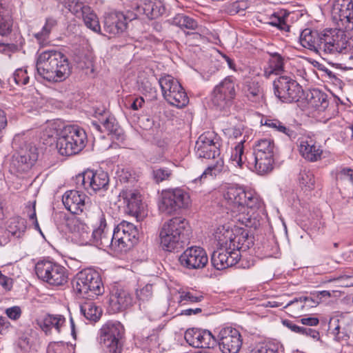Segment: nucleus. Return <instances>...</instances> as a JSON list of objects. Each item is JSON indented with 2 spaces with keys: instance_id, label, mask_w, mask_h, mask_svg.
Here are the masks:
<instances>
[{
  "instance_id": "nucleus-34",
  "label": "nucleus",
  "mask_w": 353,
  "mask_h": 353,
  "mask_svg": "<svg viewBox=\"0 0 353 353\" xmlns=\"http://www.w3.org/2000/svg\"><path fill=\"white\" fill-rule=\"evenodd\" d=\"M288 61V58L282 57L279 53L271 54L268 61V68L265 70V73L270 76L273 73L278 74L283 72Z\"/></svg>"
},
{
  "instance_id": "nucleus-41",
  "label": "nucleus",
  "mask_w": 353,
  "mask_h": 353,
  "mask_svg": "<svg viewBox=\"0 0 353 353\" xmlns=\"http://www.w3.org/2000/svg\"><path fill=\"white\" fill-rule=\"evenodd\" d=\"M81 311L87 319L92 321H98L102 314L101 309L92 301L83 303L81 305Z\"/></svg>"
},
{
  "instance_id": "nucleus-4",
  "label": "nucleus",
  "mask_w": 353,
  "mask_h": 353,
  "mask_svg": "<svg viewBox=\"0 0 353 353\" xmlns=\"http://www.w3.org/2000/svg\"><path fill=\"white\" fill-rule=\"evenodd\" d=\"M191 234L188 220L173 217L164 222L159 230V243L163 250L172 252L181 248L189 240Z\"/></svg>"
},
{
  "instance_id": "nucleus-5",
  "label": "nucleus",
  "mask_w": 353,
  "mask_h": 353,
  "mask_svg": "<svg viewBox=\"0 0 353 353\" xmlns=\"http://www.w3.org/2000/svg\"><path fill=\"white\" fill-rule=\"evenodd\" d=\"M219 138L212 131L203 133L199 137L195 145L196 155L199 158L213 159L214 162L209 164L201 176V179L210 176H216L224 170V161L220 157Z\"/></svg>"
},
{
  "instance_id": "nucleus-10",
  "label": "nucleus",
  "mask_w": 353,
  "mask_h": 353,
  "mask_svg": "<svg viewBox=\"0 0 353 353\" xmlns=\"http://www.w3.org/2000/svg\"><path fill=\"white\" fill-rule=\"evenodd\" d=\"M191 205L189 193L180 188L162 190L158 201L161 213L172 215L181 210L188 208Z\"/></svg>"
},
{
  "instance_id": "nucleus-51",
  "label": "nucleus",
  "mask_w": 353,
  "mask_h": 353,
  "mask_svg": "<svg viewBox=\"0 0 353 353\" xmlns=\"http://www.w3.org/2000/svg\"><path fill=\"white\" fill-rule=\"evenodd\" d=\"M268 23L272 26H275L285 32L290 30V26L286 23L285 17L280 15L279 13H274L269 19Z\"/></svg>"
},
{
  "instance_id": "nucleus-15",
  "label": "nucleus",
  "mask_w": 353,
  "mask_h": 353,
  "mask_svg": "<svg viewBox=\"0 0 353 353\" xmlns=\"http://www.w3.org/2000/svg\"><path fill=\"white\" fill-rule=\"evenodd\" d=\"M114 252H123L138 241L139 230L132 223L123 221L114 230Z\"/></svg>"
},
{
  "instance_id": "nucleus-23",
  "label": "nucleus",
  "mask_w": 353,
  "mask_h": 353,
  "mask_svg": "<svg viewBox=\"0 0 353 353\" xmlns=\"http://www.w3.org/2000/svg\"><path fill=\"white\" fill-rule=\"evenodd\" d=\"M240 250L218 247L211 256L212 265L219 270L235 265L240 259Z\"/></svg>"
},
{
  "instance_id": "nucleus-62",
  "label": "nucleus",
  "mask_w": 353,
  "mask_h": 353,
  "mask_svg": "<svg viewBox=\"0 0 353 353\" xmlns=\"http://www.w3.org/2000/svg\"><path fill=\"white\" fill-rule=\"evenodd\" d=\"M6 313L10 319L12 320H17L21 316V310L18 306H14L8 308L6 311Z\"/></svg>"
},
{
  "instance_id": "nucleus-59",
  "label": "nucleus",
  "mask_w": 353,
  "mask_h": 353,
  "mask_svg": "<svg viewBox=\"0 0 353 353\" xmlns=\"http://www.w3.org/2000/svg\"><path fill=\"white\" fill-rule=\"evenodd\" d=\"M68 348L62 343L58 342L50 343L47 348V353H65Z\"/></svg>"
},
{
  "instance_id": "nucleus-14",
  "label": "nucleus",
  "mask_w": 353,
  "mask_h": 353,
  "mask_svg": "<svg viewBox=\"0 0 353 353\" xmlns=\"http://www.w3.org/2000/svg\"><path fill=\"white\" fill-rule=\"evenodd\" d=\"M275 96L282 102L299 101L303 94L302 87L288 76H280L273 82Z\"/></svg>"
},
{
  "instance_id": "nucleus-21",
  "label": "nucleus",
  "mask_w": 353,
  "mask_h": 353,
  "mask_svg": "<svg viewBox=\"0 0 353 353\" xmlns=\"http://www.w3.org/2000/svg\"><path fill=\"white\" fill-rule=\"evenodd\" d=\"M99 226L92 232L91 241L101 249L111 248L114 251V235L107 228L105 214L102 211L98 213Z\"/></svg>"
},
{
  "instance_id": "nucleus-40",
  "label": "nucleus",
  "mask_w": 353,
  "mask_h": 353,
  "mask_svg": "<svg viewBox=\"0 0 353 353\" xmlns=\"http://www.w3.org/2000/svg\"><path fill=\"white\" fill-rule=\"evenodd\" d=\"M243 91L250 101H258L262 97V89L259 82L248 80L245 82Z\"/></svg>"
},
{
  "instance_id": "nucleus-13",
  "label": "nucleus",
  "mask_w": 353,
  "mask_h": 353,
  "mask_svg": "<svg viewBox=\"0 0 353 353\" xmlns=\"http://www.w3.org/2000/svg\"><path fill=\"white\" fill-rule=\"evenodd\" d=\"M123 327L120 323L108 322L99 331V342L108 353L122 351Z\"/></svg>"
},
{
  "instance_id": "nucleus-56",
  "label": "nucleus",
  "mask_w": 353,
  "mask_h": 353,
  "mask_svg": "<svg viewBox=\"0 0 353 353\" xmlns=\"http://www.w3.org/2000/svg\"><path fill=\"white\" fill-rule=\"evenodd\" d=\"M203 299V296H196L190 292H182L180 293L179 303L184 305L186 303L200 302Z\"/></svg>"
},
{
  "instance_id": "nucleus-33",
  "label": "nucleus",
  "mask_w": 353,
  "mask_h": 353,
  "mask_svg": "<svg viewBox=\"0 0 353 353\" xmlns=\"http://www.w3.org/2000/svg\"><path fill=\"white\" fill-rule=\"evenodd\" d=\"M65 323V318L63 315L48 314L39 322V325L46 334L50 332L52 328L59 333Z\"/></svg>"
},
{
  "instance_id": "nucleus-31",
  "label": "nucleus",
  "mask_w": 353,
  "mask_h": 353,
  "mask_svg": "<svg viewBox=\"0 0 353 353\" xmlns=\"http://www.w3.org/2000/svg\"><path fill=\"white\" fill-rule=\"evenodd\" d=\"M137 9L140 13L142 12L150 19L161 16L165 11V7L162 0H143Z\"/></svg>"
},
{
  "instance_id": "nucleus-52",
  "label": "nucleus",
  "mask_w": 353,
  "mask_h": 353,
  "mask_svg": "<svg viewBox=\"0 0 353 353\" xmlns=\"http://www.w3.org/2000/svg\"><path fill=\"white\" fill-rule=\"evenodd\" d=\"M243 126L238 125L235 126H227L223 129V132L229 139H236L241 137Z\"/></svg>"
},
{
  "instance_id": "nucleus-25",
  "label": "nucleus",
  "mask_w": 353,
  "mask_h": 353,
  "mask_svg": "<svg viewBox=\"0 0 353 353\" xmlns=\"http://www.w3.org/2000/svg\"><path fill=\"white\" fill-rule=\"evenodd\" d=\"M184 337L190 345L197 348H210L216 342V339L210 331L198 328L187 330Z\"/></svg>"
},
{
  "instance_id": "nucleus-53",
  "label": "nucleus",
  "mask_w": 353,
  "mask_h": 353,
  "mask_svg": "<svg viewBox=\"0 0 353 353\" xmlns=\"http://www.w3.org/2000/svg\"><path fill=\"white\" fill-rule=\"evenodd\" d=\"M137 297L140 301V307L144 302L149 301L152 296V285L147 284L137 292Z\"/></svg>"
},
{
  "instance_id": "nucleus-7",
  "label": "nucleus",
  "mask_w": 353,
  "mask_h": 353,
  "mask_svg": "<svg viewBox=\"0 0 353 353\" xmlns=\"http://www.w3.org/2000/svg\"><path fill=\"white\" fill-rule=\"evenodd\" d=\"M72 287L79 299L92 300L104 292V287L99 274L92 269H84L77 274Z\"/></svg>"
},
{
  "instance_id": "nucleus-42",
  "label": "nucleus",
  "mask_w": 353,
  "mask_h": 353,
  "mask_svg": "<svg viewBox=\"0 0 353 353\" xmlns=\"http://www.w3.org/2000/svg\"><path fill=\"white\" fill-rule=\"evenodd\" d=\"M337 185L340 188L347 190L349 185L352 183L353 170L348 168L340 169L336 174Z\"/></svg>"
},
{
  "instance_id": "nucleus-30",
  "label": "nucleus",
  "mask_w": 353,
  "mask_h": 353,
  "mask_svg": "<svg viewBox=\"0 0 353 353\" xmlns=\"http://www.w3.org/2000/svg\"><path fill=\"white\" fill-rule=\"evenodd\" d=\"M322 34L323 33H319L316 30L306 28L303 30L300 34V43L305 48L320 53V44H321Z\"/></svg>"
},
{
  "instance_id": "nucleus-2",
  "label": "nucleus",
  "mask_w": 353,
  "mask_h": 353,
  "mask_svg": "<svg viewBox=\"0 0 353 353\" xmlns=\"http://www.w3.org/2000/svg\"><path fill=\"white\" fill-rule=\"evenodd\" d=\"M49 137L57 139L56 147L61 155L71 156L78 154L85 146V132L77 125H65L60 128L52 123L46 130Z\"/></svg>"
},
{
  "instance_id": "nucleus-43",
  "label": "nucleus",
  "mask_w": 353,
  "mask_h": 353,
  "mask_svg": "<svg viewBox=\"0 0 353 353\" xmlns=\"http://www.w3.org/2000/svg\"><path fill=\"white\" fill-rule=\"evenodd\" d=\"M172 23L181 28L196 30L198 23L193 18L183 14H178L172 19Z\"/></svg>"
},
{
  "instance_id": "nucleus-37",
  "label": "nucleus",
  "mask_w": 353,
  "mask_h": 353,
  "mask_svg": "<svg viewBox=\"0 0 353 353\" xmlns=\"http://www.w3.org/2000/svg\"><path fill=\"white\" fill-rule=\"evenodd\" d=\"M307 97L308 105L319 111H323L328 105L326 95L319 90H313Z\"/></svg>"
},
{
  "instance_id": "nucleus-55",
  "label": "nucleus",
  "mask_w": 353,
  "mask_h": 353,
  "mask_svg": "<svg viewBox=\"0 0 353 353\" xmlns=\"http://www.w3.org/2000/svg\"><path fill=\"white\" fill-rule=\"evenodd\" d=\"M248 7L245 1H236L227 6L226 11L230 15H234L241 11H244Z\"/></svg>"
},
{
  "instance_id": "nucleus-12",
  "label": "nucleus",
  "mask_w": 353,
  "mask_h": 353,
  "mask_svg": "<svg viewBox=\"0 0 353 353\" xmlns=\"http://www.w3.org/2000/svg\"><path fill=\"white\" fill-rule=\"evenodd\" d=\"M350 31L340 27L324 31L320 44V53L333 55L342 53L347 47L350 37Z\"/></svg>"
},
{
  "instance_id": "nucleus-29",
  "label": "nucleus",
  "mask_w": 353,
  "mask_h": 353,
  "mask_svg": "<svg viewBox=\"0 0 353 353\" xmlns=\"http://www.w3.org/2000/svg\"><path fill=\"white\" fill-rule=\"evenodd\" d=\"M104 30L112 35L123 32L127 28L126 18L123 13L112 12L105 15Z\"/></svg>"
},
{
  "instance_id": "nucleus-11",
  "label": "nucleus",
  "mask_w": 353,
  "mask_h": 353,
  "mask_svg": "<svg viewBox=\"0 0 353 353\" xmlns=\"http://www.w3.org/2000/svg\"><path fill=\"white\" fill-rule=\"evenodd\" d=\"M38 278L53 286H61L68 280V272L63 265L48 260L38 261L35 265Z\"/></svg>"
},
{
  "instance_id": "nucleus-32",
  "label": "nucleus",
  "mask_w": 353,
  "mask_h": 353,
  "mask_svg": "<svg viewBox=\"0 0 353 353\" xmlns=\"http://www.w3.org/2000/svg\"><path fill=\"white\" fill-rule=\"evenodd\" d=\"M68 225L77 239L82 244H88L91 241L92 232L87 225L79 219L73 218L68 220Z\"/></svg>"
},
{
  "instance_id": "nucleus-63",
  "label": "nucleus",
  "mask_w": 353,
  "mask_h": 353,
  "mask_svg": "<svg viewBox=\"0 0 353 353\" xmlns=\"http://www.w3.org/2000/svg\"><path fill=\"white\" fill-rule=\"evenodd\" d=\"M57 22L53 18H47L45 25L43 26L41 30L50 35L52 30L57 26Z\"/></svg>"
},
{
  "instance_id": "nucleus-57",
  "label": "nucleus",
  "mask_w": 353,
  "mask_h": 353,
  "mask_svg": "<svg viewBox=\"0 0 353 353\" xmlns=\"http://www.w3.org/2000/svg\"><path fill=\"white\" fill-rule=\"evenodd\" d=\"M169 304L164 301L156 305L152 313L155 318H161L168 314Z\"/></svg>"
},
{
  "instance_id": "nucleus-27",
  "label": "nucleus",
  "mask_w": 353,
  "mask_h": 353,
  "mask_svg": "<svg viewBox=\"0 0 353 353\" xmlns=\"http://www.w3.org/2000/svg\"><path fill=\"white\" fill-rule=\"evenodd\" d=\"M121 196L126 204V213L136 217L143 215L145 205L139 192L132 190H123Z\"/></svg>"
},
{
  "instance_id": "nucleus-9",
  "label": "nucleus",
  "mask_w": 353,
  "mask_h": 353,
  "mask_svg": "<svg viewBox=\"0 0 353 353\" xmlns=\"http://www.w3.org/2000/svg\"><path fill=\"white\" fill-rule=\"evenodd\" d=\"M274 142L269 139H263L256 143L252 157L248 161L247 167L263 175L272 171L274 163Z\"/></svg>"
},
{
  "instance_id": "nucleus-18",
  "label": "nucleus",
  "mask_w": 353,
  "mask_h": 353,
  "mask_svg": "<svg viewBox=\"0 0 353 353\" xmlns=\"http://www.w3.org/2000/svg\"><path fill=\"white\" fill-rule=\"evenodd\" d=\"M235 96L236 89L234 79L232 77H227L214 87L212 102L219 109H224L230 105Z\"/></svg>"
},
{
  "instance_id": "nucleus-16",
  "label": "nucleus",
  "mask_w": 353,
  "mask_h": 353,
  "mask_svg": "<svg viewBox=\"0 0 353 353\" xmlns=\"http://www.w3.org/2000/svg\"><path fill=\"white\" fill-rule=\"evenodd\" d=\"M64 6L77 17L81 18L87 28L94 32H100L98 17L87 5L86 0H64Z\"/></svg>"
},
{
  "instance_id": "nucleus-39",
  "label": "nucleus",
  "mask_w": 353,
  "mask_h": 353,
  "mask_svg": "<svg viewBox=\"0 0 353 353\" xmlns=\"http://www.w3.org/2000/svg\"><path fill=\"white\" fill-rule=\"evenodd\" d=\"M159 83L165 99L168 96L170 95L174 90L179 89L180 84L176 79L168 74L162 76L159 79Z\"/></svg>"
},
{
  "instance_id": "nucleus-60",
  "label": "nucleus",
  "mask_w": 353,
  "mask_h": 353,
  "mask_svg": "<svg viewBox=\"0 0 353 353\" xmlns=\"http://www.w3.org/2000/svg\"><path fill=\"white\" fill-rule=\"evenodd\" d=\"M342 63H340L343 65L345 68H353V52L341 53Z\"/></svg>"
},
{
  "instance_id": "nucleus-49",
  "label": "nucleus",
  "mask_w": 353,
  "mask_h": 353,
  "mask_svg": "<svg viewBox=\"0 0 353 353\" xmlns=\"http://www.w3.org/2000/svg\"><path fill=\"white\" fill-rule=\"evenodd\" d=\"M299 182L302 189H305V191L310 190L314 186V174L310 170H301L299 176Z\"/></svg>"
},
{
  "instance_id": "nucleus-48",
  "label": "nucleus",
  "mask_w": 353,
  "mask_h": 353,
  "mask_svg": "<svg viewBox=\"0 0 353 353\" xmlns=\"http://www.w3.org/2000/svg\"><path fill=\"white\" fill-rule=\"evenodd\" d=\"M329 328L331 331V334L334 336V339L337 341H347L350 338V336L345 334V331L342 330V327L339 324L337 318L330 319Z\"/></svg>"
},
{
  "instance_id": "nucleus-19",
  "label": "nucleus",
  "mask_w": 353,
  "mask_h": 353,
  "mask_svg": "<svg viewBox=\"0 0 353 353\" xmlns=\"http://www.w3.org/2000/svg\"><path fill=\"white\" fill-rule=\"evenodd\" d=\"M216 341L222 353H238L242 346V336L238 330L232 327H222Z\"/></svg>"
},
{
  "instance_id": "nucleus-22",
  "label": "nucleus",
  "mask_w": 353,
  "mask_h": 353,
  "mask_svg": "<svg viewBox=\"0 0 353 353\" xmlns=\"http://www.w3.org/2000/svg\"><path fill=\"white\" fill-rule=\"evenodd\" d=\"M180 264L188 270L203 269L208 263L205 250L199 246L187 248L179 256Z\"/></svg>"
},
{
  "instance_id": "nucleus-45",
  "label": "nucleus",
  "mask_w": 353,
  "mask_h": 353,
  "mask_svg": "<svg viewBox=\"0 0 353 353\" xmlns=\"http://www.w3.org/2000/svg\"><path fill=\"white\" fill-rule=\"evenodd\" d=\"M243 141H241L238 143V144L235 146L234 150L232 152L230 157V161L232 164L237 168H243V165L245 162L243 161V155L244 152L243 148Z\"/></svg>"
},
{
  "instance_id": "nucleus-50",
  "label": "nucleus",
  "mask_w": 353,
  "mask_h": 353,
  "mask_svg": "<svg viewBox=\"0 0 353 353\" xmlns=\"http://www.w3.org/2000/svg\"><path fill=\"white\" fill-rule=\"evenodd\" d=\"M284 308L292 316H296L305 310V305L303 303L301 298H295L292 301L288 302Z\"/></svg>"
},
{
  "instance_id": "nucleus-61",
  "label": "nucleus",
  "mask_w": 353,
  "mask_h": 353,
  "mask_svg": "<svg viewBox=\"0 0 353 353\" xmlns=\"http://www.w3.org/2000/svg\"><path fill=\"white\" fill-rule=\"evenodd\" d=\"M34 37L36 39L40 47L46 46L49 43L50 35L43 31L41 30L39 32L34 34Z\"/></svg>"
},
{
  "instance_id": "nucleus-3",
  "label": "nucleus",
  "mask_w": 353,
  "mask_h": 353,
  "mask_svg": "<svg viewBox=\"0 0 353 353\" xmlns=\"http://www.w3.org/2000/svg\"><path fill=\"white\" fill-rule=\"evenodd\" d=\"M36 68L39 76L54 82L62 81L71 72L67 57L55 50H45L39 54Z\"/></svg>"
},
{
  "instance_id": "nucleus-64",
  "label": "nucleus",
  "mask_w": 353,
  "mask_h": 353,
  "mask_svg": "<svg viewBox=\"0 0 353 353\" xmlns=\"http://www.w3.org/2000/svg\"><path fill=\"white\" fill-rule=\"evenodd\" d=\"M250 353H276L273 349L267 345L257 346L253 348Z\"/></svg>"
},
{
  "instance_id": "nucleus-38",
  "label": "nucleus",
  "mask_w": 353,
  "mask_h": 353,
  "mask_svg": "<svg viewBox=\"0 0 353 353\" xmlns=\"http://www.w3.org/2000/svg\"><path fill=\"white\" fill-rule=\"evenodd\" d=\"M26 229V221L21 217H12L8 222L7 231L14 237H21L24 234Z\"/></svg>"
},
{
  "instance_id": "nucleus-54",
  "label": "nucleus",
  "mask_w": 353,
  "mask_h": 353,
  "mask_svg": "<svg viewBox=\"0 0 353 353\" xmlns=\"http://www.w3.org/2000/svg\"><path fill=\"white\" fill-rule=\"evenodd\" d=\"M171 175L172 171L168 168H157L152 172L153 179L157 183L169 179Z\"/></svg>"
},
{
  "instance_id": "nucleus-58",
  "label": "nucleus",
  "mask_w": 353,
  "mask_h": 353,
  "mask_svg": "<svg viewBox=\"0 0 353 353\" xmlns=\"http://www.w3.org/2000/svg\"><path fill=\"white\" fill-rule=\"evenodd\" d=\"M337 319L339 322V324L342 327V330L345 331V334L347 336H350L351 332V327L353 324L352 319L350 317L345 315L340 316L337 318Z\"/></svg>"
},
{
  "instance_id": "nucleus-24",
  "label": "nucleus",
  "mask_w": 353,
  "mask_h": 353,
  "mask_svg": "<svg viewBox=\"0 0 353 353\" xmlns=\"http://www.w3.org/2000/svg\"><path fill=\"white\" fill-rule=\"evenodd\" d=\"M65 208L72 214H79L90 207V198L78 190H68L62 197Z\"/></svg>"
},
{
  "instance_id": "nucleus-8",
  "label": "nucleus",
  "mask_w": 353,
  "mask_h": 353,
  "mask_svg": "<svg viewBox=\"0 0 353 353\" xmlns=\"http://www.w3.org/2000/svg\"><path fill=\"white\" fill-rule=\"evenodd\" d=\"M12 148L17 152L13 155L12 168L17 172H27L38 159L37 148L23 135H15Z\"/></svg>"
},
{
  "instance_id": "nucleus-28",
  "label": "nucleus",
  "mask_w": 353,
  "mask_h": 353,
  "mask_svg": "<svg viewBox=\"0 0 353 353\" xmlns=\"http://www.w3.org/2000/svg\"><path fill=\"white\" fill-rule=\"evenodd\" d=\"M299 152L306 160L314 162L321 159L323 150L321 146L312 137H303L299 142Z\"/></svg>"
},
{
  "instance_id": "nucleus-46",
  "label": "nucleus",
  "mask_w": 353,
  "mask_h": 353,
  "mask_svg": "<svg viewBox=\"0 0 353 353\" xmlns=\"http://www.w3.org/2000/svg\"><path fill=\"white\" fill-rule=\"evenodd\" d=\"M8 81L11 86H13V84L17 85H26L29 82L27 70L25 68L17 69L12 76L8 79Z\"/></svg>"
},
{
  "instance_id": "nucleus-1",
  "label": "nucleus",
  "mask_w": 353,
  "mask_h": 353,
  "mask_svg": "<svg viewBox=\"0 0 353 353\" xmlns=\"http://www.w3.org/2000/svg\"><path fill=\"white\" fill-rule=\"evenodd\" d=\"M223 198L235 221L254 229L260 226L263 202L255 191L230 185L225 189Z\"/></svg>"
},
{
  "instance_id": "nucleus-17",
  "label": "nucleus",
  "mask_w": 353,
  "mask_h": 353,
  "mask_svg": "<svg viewBox=\"0 0 353 353\" xmlns=\"http://www.w3.org/2000/svg\"><path fill=\"white\" fill-rule=\"evenodd\" d=\"M331 15L337 27L353 30V3L352 0H334Z\"/></svg>"
},
{
  "instance_id": "nucleus-35",
  "label": "nucleus",
  "mask_w": 353,
  "mask_h": 353,
  "mask_svg": "<svg viewBox=\"0 0 353 353\" xmlns=\"http://www.w3.org/2000/svg\"><path fill=\"white\" fill-rule=\"evenodd\" d=\"M12 22L8 6L3 0H0V35L6 36L12 30Z\"/></svg>"
},
{
  "instance_id": "nucleus-6",
  "label": "nucleus",
  "mask_w": 353,
  "mask_h": 353,
  "mask_svg": "<svg viewBox=\"0 0 353 353\" xmlns=\"http://www.w3.org/2000/svg\"><path fill=\"white\" fill-rule=\"evenodd\" d=\"M214 237L218 247L246 251L253 244V238L247 230L232 224H225L217 227Z\"/></svg>"
},
{
  "instance_id": "nucleus-26",
  "label": "nucleus",
  "mask_w": 353,
  "mask_h": 353,
  "mask_svg": "<svg viewBox=\"0 0 353 353\" xmlns=\"http://www.w3.org/2000/svg\"><path fill=\"white\" fill-rule=\"evenodd\" d=\"M132 303L133 299L131 294L123 288H114L110 295L109 307L113 313L127 309L132 305Z\"/></svg>"
},
{
  "instance_id": "nucleus-20",
  "label": "nucleus",
  "mask_w": 353,
  "mask_h": 353,
  "mask_svg": "<svg viewBox=\"0 0 353 353\" xmlns=\"http://www.w3.org/2000/svg\"><path fill=\"white\" fill-rule=\"evenodd\" d=\"M77 183L84 189L92 190L97 192L106 190L109 186V176L103 170H86L77 176Z\"/></svg>"
},
{
  "instance_id": "nucleus-44",
  "label": "nucleus",
  "mask_w": 353,
  "mask_h": 353,
  "mask_svg": "<svg viewBox=\"0 0 353 353\" xmlns=\"http://www.w3.org/2000/svg\"><path fill=\"white\" fill-rule=\"evenodd\" d=\"M264 125L285 134L290 139H295L296 137V133L294 130L286 127L282 122L277 119H267Z\"/></svg>"
},
{
  "instance_id": "nucleus-36",
  "label": "nucleus",
  "mask_w": 353,
  "mask_h": 353,
  "mask_svg": "<svg viewBox=\"0 0 353 353\" xmlns=\"http://www.w3.org/2000/svg\"><path fill=\"white\" fill-rule=\"evenodd\" d=\"M165 100L171 105L178 108H183L189 103L187 93L181 84H179V88L174 90Z\"/></svg>"
},
{
  "instance_id": "nucleus-47",
  "label": "nucleus",
  "mask_w": 353,
  "mask_h": 353,
  "mask_svg": "<svg viewBox=\"0 0 353 353\" xmlns=\"http://www.w3.org/2000/svg\"><path fill=\"white\" fill-rule=\"evenodd\" d=\"M102 125L109 134H112L116 139L121 140L123 139L122 130L115 123L114 119L108 117L102 122Z\"/></svg>"
}]
</instances>
